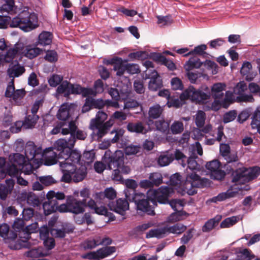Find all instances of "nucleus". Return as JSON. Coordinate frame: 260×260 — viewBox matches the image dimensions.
<instances>
[{
  "label": "nucleus",
  "mask_w": 260,
  "mask_h": 260,
  "mask_svg": "<svg viewBox=\"0 0 260 260\" xmlns=\"http://www.w3.org/2000/svg\"><path fill=\"white\" fill-rule=\"evenodd\" d=\"M190 156L187 159L188 167L186 169L185 181L182 189V194L185 193L192 196L197 193L198 188H202L206 186L208 180L201 177L197 174L200 170V166L197 163L196 159L198 155L203 154V149L200 143L198 142L192 145L189 148Z\"/></svg>",
  "instance_id": "1"
},
{
  "label": "nucleus",
  "mask_w": 260,
  "mask_h": 260,
  "mask_svg": "<svg viewBox=\"0 0 260 260\" xmlns=\"http://www.w3.org/2000/svg\"><path fill=\"white\" fill-rule=\"evenodd\" d=\"M77 129V125L74 121H70L66 127L62 128L61 133L63 135L70 134V137L68 139H59L54 143L53 147L46 149L47 154L45 165L51 166L57 163V160L64 159L68 157L71 153L74 150L73 148L76 142L75 132Z\"/></svg>",
  "instance_id": "2"
},
{
  "label": "nucleus",
  "mask_w": 260,
  "mask_h": 260,
  "mask_svg": "<svg viewBox=\"0 0 260 260\" xmlns=\"http://www.w3.org/2000/svg\"><path fill=\"white\" fill-rule=\"evenodd\" d=\"M19 27L25 31H29L38 27V17L37 15L27 10L21 11L12 19L9 16H0V28Z\"/></svg>",
  "instance_id": "3"
},
{
  "label": "nucleus",
  "mask_w": 260,
  "mask_h": 260,
  "mask_svg": "<svg viewBox=\"0 0 260 260\" xmlns=\"http://www.w3.org/2000/svg\"><path fill=\"white\" fill-rule=\"evenodd\" d=\"M88 206L90 209L99 215L108 216V211L107 208L103 206L98 207L95 202L90 199L87 203L85 200L79 201L73 198L68 201L69 211L76 214L83 213L85 211V208Z\"/></svg>",
  "instance_id": "4"
},
{
  "label": "nucleus",
  "mask_w": 260,
  "mask_h": 260,
  "mask_svg": "<svg viewBox=\"0 0 260 260\" xmlns=\"http://www.w3.org/2000/svg\"><path fill=\"white\" fill-rule=\"evenodd\" d=\"M211 96L210 89L207 86H203L201 89H196L190 86L180 95L181 100H190L199 104H205L208 102Z\"/></svg>",
  "instance_id": "5"
},
{
  "label": "nucleus",
  "mask_w": 260,
  "mask_h": 260,
  "mask_svg": "<svg viewBox=\"0 0 260 260\" xmlns=\"http://www.w3.org/2000/svg\"><path fill=\"white\" fill-rule=\"evenodd\" d=\"M125 196L129 201L135 203L139 213H145L149 215L155 214L153 208L149 205V201L150 200L148 199H145V196L144 193H137L136 191L134 193H130L127 189L125 191Z\"/></svg>",
  "instance_id": "6"
},
{
  "label": "nucleus",
  "mask_w": 260,
  "mask_h": 260,
  "mask_svg": "<svg viewBox=\"0 0 260 260\" xmlns=\"http://www.w3.org/2000/svg\"><path fill=\"white\" fill-rule=\"evenodd\" d=\"M81 158V154L77 151L72 152L70 156L64 159L63 161H59V166L63 175L61 177V181L66 183H69L72 180L73 172H75V169L73 162H71L72 159L74 160L75 162H78Z\"/></svg>",
  "instance_id": "7"
},
{
  "label": "nucleus",
  "mask_w": 260,
  "mask_h": 260,
  "mask_svg": "<svg viewBox=\"0 0 260 260\" xmlns=\"http://www.w3.org/2000/svg\"><path fill=\"white\" fill-rule=\"evenodd\" d=\"M260 174V168H242L233 171L232 181L237 184H245L256 178Z\"/></svg>",
  "instance_id": "8"
},
{
  "label": "nucleus",
  "mask_w": 260,
  "mask_h": 260,
  "mask_svg": "<svg viewBox=\"0 0 260 260\" xmlns=\"http://www.w3.org/2000/svg\"><path fill=\"white\" fill-rule=\"evenodd\" d=\"M173 192L172 187L162 186L157 189H149L147 192V198L153 205H156V202L161 204L169 202L168 198Z\"/></svg>",
  "instance_id": "9"
},
{
  "label": "nucleus",
  "mask_w": 260,
  "mask_h": 260,
  "mask_svg": "<svg viewBox=\"0 0 260 260\" xmlns=\"http://www.w3.org/2000/svg\"><path fill=\"white\" fill-rule=\"evenodd\" d=\"M24 153L26 158L28 161L34 160L35 162V160L41 159L43 157L45 162L47 151L46 149L43 151L41 147H37L32 142H28L25 146Z\"/></svg>",
  "instance_id": "10"
},
{
  "label": "nucleus",
  "mask_w": 260,
  "mask_h": 260,
  "mask_svg": "<svg viewBox=\"0 0 260 260\" xmlns=\"http://www.w3.org/2000/svg\"><path fill=\"white\" fill-rule=\"evenodd\" d=\"M25 94L26 91L24 89L15 90L13 79L9 83L5 93L6 97L9 98L11 102L17 105H21L23 103Z\"/></svg>",
  "instance_id": "11"
},
{
  "label": "nucleus",
  "mask_w": 260,
  "mask_h": 260,
  "mask_svg": "<svg viewBox=\"0 0 260 260\" xmlns=\"http://www.w3.org/2000/svg\"><path fill=\"white\" fill-rule=\"evenodd\" d=\"M110 159L108 164L109 170L117 168L123 174H128L130 173V168L128 166L123 165V155L120 151H116L114 155L110 157Z\"/></svg>",
  "instance_id": "12"
},
{
  "label": "nucleus",
  "mask_w": 260,
  "mask_h": 260,
  "mask_svg": "<svg viewBox=\"0 0 260 260\" xmlns=\"http://www.w3.org/2000/svg\"><path fill=\"white\" fill-rule=\"evenodd\" d=\"M115 251V247L107 246L100 248L95 251L85 253L82 257L90 260H101L112 255Z\"/></svg>",
  "instance_id": "13"
},
{
  "label": "nucleus",
  "mask_w": 260,
  "mask_h": 260,
  "mask_svg": "<svg viewBox=\"0 0 260 260\" xmlns=\"http://www.w3.org/2000/svg\"><path fill=\"white\" fill-rule=\"evenodd\" d=\"M220 163L217 160H213L207 162L206 165V168L211 173L212 178L220 180L224 178L225 173L220 169Z\"/></svg>",
  "instance_id": "14"
},
{
  "label": "nucleus",
  "mask_w": 260,
  "mask_h": 260,
  "mask_svg": "<svg viewBox=\"0 0 260 260\" xmlns=\"http://www.w3.org/2000/svg\"><path fill=\"white\" fill-rule=\"evenodd\" d=\"M247 89L246 84L244 81L240 82L234 88V93L238 95L237 98L240 102H252L254 101L252 95L244 93Z\"/></svg>",
  "instance_id": "15"
},
{
  "label": "nucleus",
  "mask_w": 260,
  "mask_h": 260,
  "mask_svg": "<svg viewBox=\"0 0 260 260\" xmlns=\"http://www.w3.org/2000/svg\"><path fill=\"white\" fill-rule=\"evenodd\" d=\"M127 199H119L116 202L111 201L108 203L110 209L121 215L129 209V203Z\"/></svg>",
  "instance_id": "16"
},
{
  "label": "nucleus",
  "mask_w": 260,
  "mask_h": 260,
  "mask_svg": "<svg viewBox=\"0 0 260 260\" xmlns=\"http://www.w3.org/2000/svg\"><path fill=\"white\" fill-rule=\"evenodd\" d=\"M80 159L78 162H75L73 159H72L71 162H73L75 172H73V180L75 182H79L82 181L86 177L87 174L86 168L84 165H82L80 162Z\"/></svg>",
  "instance_id": "17"
},
{
  "label": "nucleus",
  "mask_w": 260,
  "mask_h": 260,
  "mask_svg": "<svg viewBox=\"0 0 260 260\" xmlns=\"http://www.w3.org/2000/svg\"><path fill=\"white\" fill-rule=\"evenodd\" d=\"M116 197V191L112 187L106 188L104 192H96L95 194L94 198L98 201H99L103 204H105V199L110 200L114 199Z\"/></svg>",
  "instance_id": "18"
},
{
  "label": "nucleus",
  "mask_w": 260,
  "mask_h": 260,
  "mask_svg": "<svg viewBox=\"0 0 260 260\" xmlns=\"http://www.w3.org/2000/svg\"><path fill=\"white\" fill-rule=\"evenodd\" d=\"M70 94H81L84 97L89 96L90 95L94 94L93 89L91 88L82 87L79 85H74L70 83Z\"/></svg>",
  "instance_id": "19"
},
{
  "label": "nucleus",
  "mask_w": 260,
  "mask_h": 260,
  "mask_svg": "<svg viewBox=\"0 0 260 260\" xmlns=\"http://www.w3.org/2000/svg\"><path fill=\"white\" fill-rule=\"evenodd\" d=\"M149 78H150L149 83V89L156 91L161 87L162 86V81L155 70L152 72V75H149Z\"/></svg>",
  "instance_id": "20"
},
{
  "label": "nucleus",
  "mask_w": 260,
  "mask_h": 260,
  "mask_svg": "<svg viewBox=\"0 0 260 260\" xmlns=\"http://www.w3.org/2000/svg\"><path fill=\"white\" fill-rule=\"evenodd\" d=\"M226 88V84L224 83H216L211 87L210 90L215 100H220L224 96L223 91Z\"/></svg>",
  "instance_id": "21"
},
{
  "label": "nucleus",
  "mask_w": 260,
  "mask_h": 260,
  "mask_svg": "<svg viewBox=\"0 0 260 260\" xmlns=\"http://www.w3.org/2000/svg\"><path fill=\"white\" fill-rule=\"evenodd\" d=\"M152 58L155 61L166 66L171 71L176 69L175 63L171 60L159 53H154L152 55Z\"/></svg>",
  "instance_id": "22"
},
{
  "label": "nucleus",
  "mask_w": 260,
  "mask_h": 260,
  "mask_svg": "<svg viewBox=\"0 0 260 260\" xmlns=\"http://www.w3.org/2000/svg\"><path fill=\"white\" fill-rule=\"evenodd\" d=\"M47 199L56 206L59 204L58 202L64 199L65 195L62 192L50 190L46 194Z\"/></svg>",
  "instance_id": "23"
},
{
  "label": "nucleus",
  "mask_w": 260,
  "mask_h": 260,
  "mask_svg": "<svg viewBox=\"0 0 260 260\" xmlns=\"http://www.w3.org/2000/svg\"><path fill=\"white\" fill-rule=\"evenodd\" d=\"M237 193L238 192L237 191H233L232 189H229L226 192L220 193L218 196L212 198L208 201L213 203L221 202L227 199L234 197Z\"/></svg>",
  "instance_id": "24"
},
{
  "label": "nucleus",
  "mask_w": 260,
  "mask_h": 260,
  "mask_svg": "<svg viewBox=\"0 0 260 260\" xmlns=\"http://www.w3.org/2000/svg\"><path fill=\"white\" fill-rule=\"evenodd\" d=\"M220 152L223 156L228 157V158H225V159L227 160V162L229 167H232L233 162L236 161L237 157L234 156L231 157L229 156L230 153V146L228 144L225 143L220 144Z\"/></svg>",
  "instance_id": "25"
},
{
  "label": "nucleus",
  "mask_w": 260,
  "mask_h": 260,
  "mask_svg": "<svg viewBox=\"0 0 260 260\" xmlns=\"http://www.w3.org/2000/svg\"><path fill=\"white\" fill-rule=\"evenodd\" d=\"M173 160V154L166 152L160 154L157 158V163L160 167H165L169 165Z\"/></svg>",
  "instance_id": "26"
},
{
  "label": "nucleus",
  "mask_w": 260,
  "mask_h": 260,
  "mask_svg": "<svg viewBox=\"0 0 260 260\" xmlns=\"http://www.w3.org/2000/svg\"><path fill=\"white\" fill-rule=\"evenodd\" d=\"M7 185L0 184V198L5 200L13 187L14 181L12 179L7 180Z\"/></svg>",
  "instance_id": "27"
},
{
  "label": "nucleus",
  "mask_w": 260,
  "mask_h": 260,
  "mask_svg": "<svg viewBox=\"0 0 260 260\" xmlns=\"http://www.w3.org/2000/svg\"><path fill=\"white\" fill-rule=\"evenodd\" d=\"M90 128L93 131L98 130L97 135L100 138H102L108 131L103 124L96 123L95 120H91Z\"/></svg>",
  "instance_id": "28"
},
{
  "label": "nucleus",
  "mask_w": 260,
  "mask_h": 260,
  "mask_svg": "<svg viewBox=\"0 0 260 260\" xmlns=\"http://www.w3.org/2000/svg\"><path fill=\"white\" fill-rule=\"evenodd\" d=\"M164 111V107L155 104L150 107L148 115L150 118L156 119L160 117Z\"/></svg>",
  "instance_id": "29"
},
{
  "label": "nucleus",
  "mask_w": 260,
  "mask_h": 260,
  "mask_svg": "<svg viewBox=\"0 0 260 260\" xmlns=\"http://www.w3.org/2000/svg\"><path fill=\"white\" fill-rule=\"evenodd\" d=\"M127 128L131 132L145 134L147 132L143 123L141 122L137 123H129L127 125Z\"/></svg>",
  "instance_id": "30"
},
{
  "label": "nucleus",
  "mask_w": 260,
  "mask_h": 260,
  "mask_svg": "<svg viewBox=\"0 0 260 260\" xmlns=\"http://www.w3.org/2000/svg\"><path fill=\"white\" fill-rule=\"evenodd\" d=\"M166 234L167 232L166 227L152 229L146 234V237L147 238H150L152 237L161 238L165 237Z\"/></svg>",
  "instance_id": "31"
},
{
  "label": "nucleus",
  "mask_w": 260,
  "mask_h": 260,
  "mask_svg": "<svg viewBox=\"0 0 260 260\" xmlns=\"http://www.w3.org/2000/svg\"><path fill=\"white\" fill-rule=\"evenodd\" d=\"M52 35L48 31H43L39 36L38 43L42 46H46L51 44Z\"/></svg>",
  "instance_id": "32"
},
{
  "label": "nucleus",
  "mask_w": 260,
  "mask_h": 260,
  "mask_svg": "<svg viewBox=\"0 0 260 260\" xmlns=\"http://www.w3.org/2000/svg\"><path fill=\"white\" fill-rule=\"evenodd\" d=\"M167 233H172L174 234H181L186 229V226L183 224L177 223L172 226L166 227Z\"/></svg>",
  "instance_id": "33"
},
{
  "label": "nucleus",
  "mask_w": 260,
  "mask_h": 260,
  "mask_svg": "<svg viewBox=\"0 0 260 260\" xmlns=\"http://www.w3.org/2000/svg\"><path fill=\"white\" fill-rule=\"evenodd\" d=\"M25 72L24 67L19 64L12 66L8 70V74L10 77H17L22 75Z\"/></svg>",
  "instance_id": "34"
},
{
  "label": "nucleus",
  "mask_w": 260,
  "mask_h": 260,
  "mask_svg": "<svg viewBox=\"0 0 260 260\" xmlns=\"http://www.w3.org/2000/svg\"><path fill=\"white\" fill-rule=\"evenodd\" d=\"M69 109L67 104H62L57 114V117L58 119L61 120H66L69 117Z\"/></svg>",
  "instance_id": "35"
},
{
  "label": "nucleus",
  "mask_w": 260,
  "mask_h": 260,
  "mask_svg": "<svg viewBox=\"0 0 260 260\" xmlns=\"http://www.w3.org/2000/svg\"><path fill=\"white\" fill-rule=\"evenodd\" d=\"M42 52V50L38 47L27 46L25 49V56L27 58L32 59L40 54Z\"/></svg>",
  "instance_id": "36"
},
{
  "label": "nucleus",
  "mask_w": 260,
  "mask_h": 260,
  "mask_svg": "<svg viewBox=\"0 0 260 260\" xmlns=\"http://www.w3.org/2000/svg\"><path fill=\"white\" fill-rule=\"evenodd\" d=\"M200 59L197 57H191L186 63L185 67L186 70H190L193 68H199L202 66Z\"/></svg>",
  "instance_id": "37"
},
{
  "label": "nucleus",
  "mask_w": 260,
  "mask_h": 260,
  "mask_svg": "<svg viewBox=\"0 0 260 260\" xmlns=\"http://www.w3.org/2000/svg\"><path fill=\"white\" fill-rule=\"evenodd\" d=\"M240 220V217L238 216H233L225 218L220 223L221 228H230L236 224Z\"/></svg>",
  "instance_id": "38"
},
{
  "label": "nucleus",
  "mask_w": 260,
  "mask_h": 260,
  "mask_svg": "<svg viewBox=\"0 0 260 260\" xmlns=\"http://www.w3.org/2000/svg\"><path fill=\"white\" fill-rule=\"evenodd\" d=\"M38 118L39 117L37 115L27 116L24 121V128L27 129L33 127L35 125Z\"/></svg>",
  "instance_id": "39"
},
{
  "label": "nucleus",
  "mask_w": 260,
  "mask_h": 260,
  "mask_svg": "<svg viewBox=\"0 0 260 260\" xmlns=\"http://www.w3.org/2000/svg\"><path fill=\"white\" fill-rule=\"evenodd\" d=\"M187 214L185 212L180 211H175V212L172 213L168 218V221L169 222L173 223L178 221L182 220L183 215H186Z\"/></svg>",
  "instance_id": "40"
},
{
  "label": "nucleus",
  "mask_w": 260,
  "mask_h": 260,
  "mask_svg": "<svg viewBox=\"0 0 260 260\" xmlns=\"http://www.w3.org/2000/svg\"><path fill=\"white\" fill-rule=\"evenodd\" d=\"M57 206L47 200V201L44 202L43 204V208L44 210V214L46 215H48L52 213L56 212Z\"/></svg>",
  "instance_id": "41"
},
{
  "label": "nucleus",
  "mask_w": 260,
  "mask_h": 260,
  "mask_svg": "<svg viewBox=\"0 0 260 260\" xmlns=\"http://www.w3.org/2000/svg\"><path fill=\"white\" fill-rule=\"evenodd\" d=\"M205 113L201 110L198 111L194 118V121L197 126L199 128L203 127L205 124Z\"/></svg>",
  "instance_id": "42"
},
{
  "label": "nucleus",
  "mask_w": 260,
  "mask_h": 260,
  "mask_svg": "<svg viewBox=\"0 0 260 260\" xmlns=\"http://www.w3.org/2000/svg\"><path fill=\"white\" fill-rule=\"evenodd\" d=\"M207 47L205 44L199 45L193 49V50L186 53L184 56H187L191 54H197L199 55H204L206 54L205 50L207 49Z\"/></svg>",
  "instance_id": "43"
},
{
  "label": "nucleus",
  "mask_w": 260,
  "mask_h": 260,
  "mask_svg": "<svg viewBox=\"0 0 260 260\" xmlns=\"http://www.w3.org/2000/svg\"><path fill=\"white\" fill-rule=\"evenodd\" d=\"M70 83L67 81H63L57 87V92L58 94H64V96L70 94Z\"/></svg>",
  "instance_id": "44"
},
{
  "label": "nucleus",
  "mask_w": 260,
  "mask_h": 260,
  "mask_svg": "<svg viewBox=\"0 0 260 260\" xmlns=\"http://www.w3.org/2000/svg\"><path fill=\"white\" fill-rule=\"evenodd\" d=\"M219 222V219H215V218H212L208 220L204 225L202 228V231L204 232H208L213 229L217 225Z\"/></svg>",
  "instance_id": "45"
},
{
  "label": "nucleus",
  "mask_w": 260,
  "mask_h": 260,
  "mask_svg": "<svg viewBox=\"0 0 260 260\" xmlns=\"http://www.w3.org/2000/svg\"><path fill=\"white\" fill-rule=\"evenodd\" d=\"M19 52V49L17 47L11 48L7 51L4 57L5 61L6 62H10L13 60L16 55Z\"/></svg>",
  "instance_id": "46"
},
{
  "label": "nucleus",
  "mask_w": 260,
  "mask_h": 260,
  "mask_svg": "<svg viewBox=\"0 0 260 260\" xmlns=\"http://www.w3.org/2000/svg\"><path fill=\"white\" fill-rule=\"evenodd\" d=\"M25 157L21 154L15 153L13 156L11 157V164H13L19 167L24 164L25 162Z\"/></svg>",
  "instance_id": "47"
},
{
  "label": "nucleus",
  "mask_w": 260,
  "mask_h": 260,
  "mask_svg": "<svg viewBox=\"0 0 260 260\" xmlns=\"http://www.w3.org/2000/svg\"><path fill=\"white\" fill-rule=\"evenodd\" d=\"M113 70L116 71V75L118 76L123 75L125 71V64L123 63V60L120 57L118 60L113 67Z\"/></svg>",
  "instance_id": "48"
},
{
  "label": "nucleus",
  "mask_w": 260,
  "mask_h": 260,
  "mask_svg": "<svg viewBox=\"0 0 260 260\" xmlns=\"http://www.w3.org/2000/svg\"><path fill=\"white\" fill-rule=\"evenodd\" d=\"M26 201L28 204L33 207L38 206L40 204L38 197L32 192L27 194Z\"/></svg>",
  "instance_id": "49"
},
{
  "label": "nucleus",
  "mask_w": 260,
  "mask_h": 260,
  "mask_svg": "<svg viewBox=\"0 0 260 260\" xmlns=\"http://www.w3.org/2000/svg\"><path fill=\"white\" fill-rule=\"evenodd\" d=\"M87 103L91 104L94 108L102 109L106 105V100L104 101L100 99L95 100L88 96Z\"/></svg>",
  "instance_id": "50"
},
{
  "label": "nucleus",
  "mask_w": 260,
  "mask_h": 260,
  "mask_svg": "<svg viewBox=\"0 0 260 260\" xmlns=\"http://www.w3.org/2000/svg\"><path fill=\"white\" fill-rule=\"evenodd\" d=\"M170 128L173 134H180L184 129L183 124L181 121H175L171 125Z\"/></svg>",
  "instance_id": "51"
},
{
  "label": "nucleus",
  "mask_w": 260,
  "mask_h": 260,
  "mask_svg": "<svg viewBox=\"0 0 260 260\" xmlns=\"http://www.w3.org/2000/svg\"><path fill=\"white\" fill-rule=\"evenodd\" d=\"M149 178L152 182L153 185H155V186H159L162 183V176L160 173H151Z\"/></svg>",
  "instance_id": "52"
},
{
  "label": "nucleus",
  "mask_w": 260,
  "mask_h": 260,
  "mask_svg": "<svg viewBox=\"0 0 260 260\" xmlns=\"http://www.w3.org/2000/svg\"><path fill=\"white\" fill-rule=\"evenodd\" d=\"M171 88L174 90H182L183 89V84L180 79L178 77H174L171 81Z\"/></svg>",
  "instance_id": "53"
},
{
  "label": "nucleus",
  "mask_w": 260,
  "mask_h": 260,
  "mask_svg": "<svg viewBox=\"0 0 260 260\" xmlns=\"http://www.w3.org/2000/svg\"><path fill=\"white\" fill-rule=\"evenodd\" d=\"M21 166H18L12 164L7 169L8 174L13 177H17L19 174H21Z\"/></svg>",
  "instance_id": "54"
},
{
  "label": "nucleus",
  "mask_w": 260,
  "mask_h": 260,
  "mask_svg": "<svg viewBox=\"0 0 260 260\" xmlns=\"http://www.w3.org/2000/svg\"><path fill=\"white\" fill-rule=\"evenodd\" d=\"M158 95L160 96L166 98L167 100V104L169 107H171L172 106H175V107H178V101L174 100V102L173 104L170 103L169 102V98H170V91L169 90L167 89H164L160 90L158 92Z\"/></svg>",
  "instance_id": "55"
},
{
  "label": "nucleus",
  "mask_w": 260,
  "mask_h": 260,
  "mask_svg": "<svg viewBox=\"0 0 260 260\" xmlns=\"http://www.w3.org/2000/svg\"><path fill=\"white\" fill-rule=\"evenodd\" d=\"M171 207L175 211H179L181 210L184 206V201L180 199H174L169 202Z\"/></svg>",
  "instance_id": "56"
},
{
  "label": "nucleus",
  "mask_w": 260,
  "mask_h": 260,
  "mask_svg": "<svg viewBox=\"0 0 260 260\" xmlns=\"http://www.w3.org/2000/svg\"><path fill=\"white\" fill-rule=\"evenodd\" d=\"M125 71L130 74H135L140 73V70L137 64L127 63L125 64Z\"/></svg>",
  "instance_id": "57"
},
{
  "label": "nucleus",
  "mask_w": 260,
  "mask_h": 260,
  "mask_svg": "<svg viewBox=\"0 0 260 260\" xmlns=\"http://www.w3.org/2000/svg\"><path fill=\"white\" fill-rule=\"evenodd\" d=\"M63 77L58 75H53L48 80L49 84L51 86L56 87L62 81Z\"/></svg>",
  "instance_id": "58"
},
{
  "label": "nucleus",
  "mask_w": 260,
  "mask_h": 260,
  "mask_svg": "<svg viewBox=\"0 0 260 260\" xmlns=\"http://www.w3.org/2000/svg\"><path fill=\"white\" fill-rule=\"evenodd\" d=\"M13 122V115L11 112L10 110H7L4 115L3 119V124L5 126H8L10 125Z\"/></svg>",
  "instance_id": "59"
},
{
  "label": "nucleus",
  "mask_w": 260,
  "mask_h": 260,
  "mask_svg": "<svg viewBox=\"0 0 260 260\" xmlns=\"http://www.w3.org/2000/svg\"><path fill=\"white\" fill-rule=\"evenodd\" d=\"M125 185L127 188L124 190V191L128 189L130 193H134L136 191L135 189L138 186L137 182L133 179L126 180L125 181Z\"/></svg>",
  "instance_id": "60"
},
{
  "label": "nucleus",
  "mask_w": 260,
  "mask_h": 260,
  "mask_svg": "<svg viewBox=\"0 0 260 260\" xmlns=\"http://www.w3.org/2000/svg\"><path fill=\"white\" fill-rule=\"evenodd\" d=\"M141 147L137 145H129L126 147L125 152L127 155H136L140 152Z\"/></svg>",
  "instance_id": "61"
},
{
  "label": "nucleus",
  "mask_w": 260,
  "mask_h": 260,
  "mask_svg": "<svg viewBox=\"0 0 260 260\" xmlns=\"http://www.w3.org/2000/svg\"><path fill=\"white\" fill-rule=\"evenodd\" d=\"M40 182L45 186H49L55 184L56 181L51 176H42L39 178Z\"/></svg>",
  "instance_id": "62"
},
{
  "label": "nucleus",
  "mask_w": 260,
  "mask_h": 260,
  "mask_svg": "<svg viewBox=\"0 0 260 260\" xmlns=\"http://www.w3.org/2000/svg\"><path fill=\"white\" fill-rule=\"evenodd\" d=\"M169 125V123L165 120H159L155 122L156 129L162 133H166L168 131Z\"/></svg>",
  "instance_id": "63"
},
{
  "label": "nucleus",
  "mask_w": 260,
  "mask_h": 260,
  "mask_svg": "<svg viewBox=\"0 0 260 260\" xmlns=\"http://www.w3.org/2000/svg\"><path fill=\"white\" fill-rule=\"evenodd\" d=\"M95 157V153L93 151L85 152L83 155V160L87 164L93 162Z\"/></svg>",
  "instance_id": "64"
}]
</instances>
